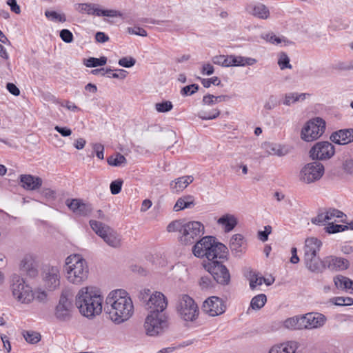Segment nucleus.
I'll use <instances>...</instances> for the list:
<instances>
[{
  "label": "nucleus",
  "instance_id": "c9c22d12",
  "mask_svg": "<svg viewBox=\"0 0 353 353\" xmlns=\"http://www.w3.org/2000/svg\"><path fill=\"white\" fill-rule=\"evenodd\" d=\"M74 8L80 14H86L88 15H95L99 12V5L92 3H77Z\"/></svg>",
  "mask_w": 353,
  "mask_h": 353
},
{
  "label": "nucleus",
  "instance_id": "79ce46f5",
  "mask_svg": "<svg viewBox=\"0 0 353 353\" xmlns=\"http://www.w3.org/2000/svg\"><path fill=\"white\" fill-rule=\"evenodd\" d=\"M277 63L281 70H283L285 69H292V65L290 64V59L288 55L284 52H281L278 54V61Z\"/></svg>",
  "mask_w": 353,
  "mask_h": 353
},
{
  "label": "nucleus",
  "instance_id": "4c0bfd02",
  "mask_svg": "<svg viewBox=\"0 0 353 353\" xmlns=\"http://www.w3.org/2000/svg\"><path fill=\"white\" fill-rule=\"evenodd\" d=\"M307 96H310V94L297 92L286 93L283 97V103L286 106H290L296 102L304 101Z\"/></svg>",
  "mask_w": 353,
  "mask_h": 353
},
{
  "label": "nucleus",
  "instance_id": "2eb2a0df",
  "mask_svg": "<svg viewBox=\"0 0 353 353\" xmlns=\"http://www.w3.org/2000/svg\"><path fill=\"white\" fill-rule=\"evenodd\" d=\"M73 305L70 299L65 293H62L59 303L55 308V316L57 319L66 321L72 316Z\"/></svg>",
  "mask_w": 353,
  "mask_h": 353
},
{
  "label": "nucleus",
  "instance_id": "e433bc0d",
  "mask_svg": "<svg viewBox=\"0 0 353 353\" xmlns=\"http://www.w3.org/2000/svg\"><path fill=\"white\" fill-rule=\"evenodd\" d=\"M283 325L285 328L290 330H303V316H295L288 318L283 322Z\"/></svg>",
  "mask_w": 353,
  "mask_h": 353
},
{
  "label": "nucleus",
  "instance_id": "393cba45",
  "mask_svg": "<svg viewBox=\"0 0 353 353\" xmlns=\"http://www.w3.org/2000/svg\"><path fill=\"white\" fill-rule=\"evenodd\" d=\"M194 181L192 175L183 176L172 180L170 183V188L174 193L183 191Z\"/></svg>",
  "mask_w": 353,
  "mask_h": 353
},
{
  "label": "nucleus",
  "instance_id": "0eeeda50",
  "mask_svg": "<svg viewBox=\"0 0 353 353\" xmlns=\"http://www.w3.org/2000/svg\"><path fill=\"white\" fill-rule=\"evenodd\" d=\"M10 289L14 299L23 304H29L34 299L32 288L19 275L13 274Z\"/></svg>",
  "mask_w": 353,
  "mask_h": 353
},
{
  "label": "nucleus",
  "instance_id": "37998d69",
  "mask_svg": "<svg viewBox=\"0 0 353 353\" xmlns=\"http://www.w3.org/2000/svg\"><path fill=\"white\" fill-rule=\"evenodd\" d=\"M220 111L218 109L201 110L198 112V117L203 120H212L218 117Z\"/></svg>",
  "mask_w": 353,
  "mask_h": 353
},
{
  "label": "nucleus",
  "instance_id": "f704fd0d",
  "mask_svg": "<svg viewBox=\"0 0 353 353\" xmlns=\"http://www.w3.org/2000/svg\"><path fill=\"white\" fill-rule=\"evenodd\" d=\"M245 241L240 234H234L230 241V248L236 254L241 253L245 249Z\"/></svg>",
  "mask_w": 353,
  "mask_h": 353
},
{
  "label": "nucleus",
  "instance_id": "774afa93",
  "mask_svg": "<svg viewBox=\"0 0 353 353\" xmlns=\"http://www.w3.org/2000/svg\"><path fill=\"white\" fill-rule=\"evenodd\" d=\"M343 169L348 174L353 175V159H347L343 163Z\"/></svg>",
  "mask_w": 353,
  "mask_h": 353
},
{
  "label": "nucleus",
  "instance_id": "338daca9",
  "mask_svg": "<svg viewBox=\"0 0 353 353\" xmlns=\"http://www.w3.org/2000/svg\"><path fill=\"white\" fill-rule=\"evenodd\" d=\"M92 145L94 152L96 153L97 157L101 160L103 159V145L101 143H93Z\"/></svg>",
  "mask_w": 353,
  "mask_h": 353
},
{
  "label": "nucleus",
  "instance_id": "a211bd4d",
  "mask_svg": "<svg viewBox=\"0 0 353 353\" xmlns=\"http://www.w3.org/2000/svg\"><path fill=\"white\" fill-rule=\"evenodd\" d=\"M67 207L76 215L85 216L92 212L90 204L80 199H68L65 201Z\"/></svg>",
  "mask_w": 353,
  "mask_h": 353
},
{
  "label": "nucleus",
  "instance_id": "1a4fd4ad",
  "mask_svg": "<svg viewBox=\"0 0 353 353\" xmlns=\"http://www.w3.org/2000/svg\"><path fill=\"white\" fill-rule=\"evenodd\" d=\"M148 313L144 322V329L148 336H155L163 333L168 327V318L163 313Z\"/></svg>",
  "mask_w": 353,
  "mask_h": 353
},
{
  "label": "nucleus",
  "instance_id": "423d86ee",
  "mask_svg": "<svg viewBox=\"0 0 353 353\" xmlns=\"http://www.w3.org/2000/svg\"><path fill=\"white\" fill-rule=\"evenodd\" d=\"M139 299L148 313H163L166 309L168 301L164 294L160 292H151L143 289L139 292Z\"/></svg>",
  "mask_w": 353,
  "mask_h": 353
},
{
  "label": "nucleus",
  "instance_id": "39448f33",
  "mask_svg": "<svg viewBox=\"0 0 353 353\" xmlns=\"http://www.w3.org/2000/svg\"><path fill=\"white\" fill-rule=\"evenodd\" d=\"M90 225L109 247L113 249H120L123 246V240L121 234L108 225L95 220H90Z\"/></svg>",
  "mask_w": 353,
  "mask_h": 353
},
{
  "label": "nucleus",
  "instance_id": "c756f323",
  "mask_svg": "<svg viewBox=\"0 0 353 353\" xmlns=\"http://www.w3.org/2000/svg\"><path fill=\"white\" fill-rule=\"evenodd\" d=\"M325 263L332 270H343L349 266V261L347 259L335 256L327 257Z\"/></svg>",
  "mask_w": 353,
  "mask_h": 353
},
{
  "label": "nucleus",
  "instance_id": "aec40b11",
  "mask_svg": "<svg viewBox=\"0 0 353 353\" xmlns=\"http://www.w3.org/2000/svg\"><path fill=\"white\" fill-rule=\"evenodd\" d=\"M296 350L303 351V345L296 341H288L275 344L268 353H296Z\"/></svg>",
  "mask_w": 353,
  "mask_h": 353
},
{
  "label": "nucleus",
  "instance_id": "b1692460",
  "mask_svg": "<svg viewBox=\"0 0 353 353\" xmlns=\"http://www.w3.org/2000/svg\"><path fill=\"white\" fill-rule=\"evenodd\" d=\"M331 140L339 145H345L353 141V129H343L332 134Z\"/></svg>",
  "mask_w": 353,
  "mask_h": 353
},
{
  "label": "nucleus",
  "instance_id": "412c9836",
  "mask_svg": "<svg viewBox=\"0 0 353 353\" xmlns=\"http://www.w3.org/2000/svg\"><path fill=\"white\" fill-rule=\"evenodd\" d=\"M245 10L249 14L263 20L268 19L270 15L268 8L261 3H248L245 7Z\"/></svg>",
  "mask_w": 353,
  "mask_h": 353
},
{
  "label": "nucleus",
  "instance_id": "f257e3e1",
  "mask_svg": "<svg viewBox=\"0 0 353 353\" xmlns=\"http://www.w3.org/2000/svg\"><path fill=\"white\" fill-rule=\"evenodd\" d=\"M104 310L115 324L130 319L134 314V305L129 294L123 289L110 291L105 299Z\"/></svg>",
  "mask_w": 353,
  "mask_h": 353
},
{
  "label": "nucleus",
  "instance_id": "f03ea898",
  "mask_svg": "<svg viewBox=\"0 0 353 353\" xmlns=\"http://www.w3.org/2000/svg\"><path fill=\"white\" fill-rule=\"evenodd\" d=\"M103 302L102 290L95 285L81 288L75 296V305L80 314L89 319L101 314Z\"/></svg>",
  "mask_w": 353,
  "mask_h": 353
},
{
  "label": "nucleus",
  "instance_id": "69168bd1",
  "mask_svg": "<svg viewBox=\"0 0 353 353\" xmlns=\"http://www.w3.org/2000/svg\"><path fill=\"white\" fill-rule=\"evenodd\" d=\"M272 232V227L270 225L265 226L263 231H259L258 232V237L259 239L265 242L268 239V235Z\"/></svg>",
  "mask_w": 353,
  "mask_h": 353
},
{
  "label": "nucleus",
  "instance_id": "7c9ffc66",
  "mask_svg": "<svg viewBox=\"0 0 353 353\" xmlns=\"http://www.w3.org/2000/svg\"><path fill=\"white\" fill-rule=\"evenodd\" d=\"M336 288L347 293H353V281L343 275H337L334 278Z\"/></svg>",
  "mask_w": 353,
  "mask_h": 353
},
{
  "label": "nucleus",
  "instance_id": "13d9d810",
  "mask_svg": "<svg viewBox=\"0 0 353 353\" xmlns=\"http://www.w3.org/2000/svg\"><path fill=\"white\" fill-rule=\"evenodd\" d=\"M199 90V85L196 84H192L183 87L181 90V94L183 96H189L194 94Z\"/></svg>",
  "mask_w": 353,
  "mask_h": 353
},
{
  "label": "nucleus",
  "instance_id": "58836bf2",
  "mask_svg": "<svg viewBox=\"0 0 353 353\" xmlns=\"http://www.w3.org/2000/svg\"><path fill=\"white\" fill-rule=\"evenodd\" d=\"M250 288L252 290H259V287L262 285L264 281V277L256 274V272H250L248 275Z\"/></svg>",
  "mask_w": 353,
  "mask_h": 353
},
{
  "label": "nucleus",
  "instance_id": "864d4df0",
  "mask_svg": "<svg viewBox=\"0 0 353 353\" xmlns=\"http://www.w3.org/2000/svg\"><path fill=\"white\" fill-rule=\"evenodd\" d=\"M212 61L214 64L222 67H229V55H216L212 58Z\"/></svg>",
  "mask_w": 353,
  "mask_h": 353
},
{
  "label": "nucleus",
  "instance_id": "a19ab883",
  "mask_svg": "<svg viewBox=\"0 0 353 353\" xmlns=\"http://www.w3.org/2000/svg\"><path fill=\"white\" fill-rule=\"evenodd\" d=\"M126 161L125 157L120 153H117L107 159L108 163L114 167L122 166L126 163Z\"/></svg>",
  "mask_w": 353,
  "mask_h": 353
},
{
  "label": "nucleus",
  "instance_id": "3c124183",
  "mask_svg": "<svg viewBox=\"0 0 353 353\" xmlns=\"http://www.w3.org/2000/svg\"><path fill=\"white\" fill-rule=\"evenodd\" d=\"M326 210L319 212L316 216L312 218L311 222L317 225H323L327 223Z\"/></svg>",
  "mask_w": 353,
  "mask_h": 353
},
{
  "label": "nucleus",
  "instance_id": "6ab92c4d",
  "mask_svg": "<svg viewBox=\"0 0 353 353\" xmlns=\"http://www.w3.org/2000/svg\"><path fill=\"white\" fill-rule=\"evenodd\" d=\"M303 316L304 329H317L324 325L326 317L318 312H310Z\"/></svg>",
  "mask_w": 353,
  "mask_h": 353
},
{
  "label": "nucleus",
  "instance_id": "7ed1b4c3",
  "mask_svg": "<svg viewBox=\"0 0 353 353\" xmlns=\"http://www.w3.org/2000/svg\"><path fill=\"white\" fill-rule=\"evenodd\" d=\"M168 232L179 233V241L183 245H192L204 234V225L199 221L186 222L179 219L170 223L167 226Z\"/></svg>",
  "mask_w": 353,
  "mask_h": 353
},
{
  "label": "nucleus",
  "instance_id": "09e8293b",
  "mask_svg": "<svg viewBox=\"0 0 353 353\" xmlns=\"http://www.w3.org/2000/svg\"><path fill=\"white\" fill-rule=\"evenodd\" d=\"M155 110L160 113L170 112L173 108V104L170 101H163L155 103Z\"/></svg>",
  "mask_w": 353,
  "mask_h": 353
},
{
  "label": "nucleus",
  "instance_id": "603ef678",
  "mask_svg": "<svg viewBox=\"0 0 353 353\" xmlns=\"http://www.w3.org/2000/svg\"><path fill=\"white\" fill-rule=\"evenodd\" d=\"M280 104V101L274 95H270L264 104V108L267 110H271Z\"/></svg>",
  "mask_w": 353,
  "mask_h": 353
},
{
  "label": "nucleus",
  "instance_id": "bb28decb",
  "mask_svg": "<svg viewBox=\"0 0 353 353\" xmlns=\"http://www.w3.org/2000/svg\"><path fill=\"white\" fill-rule=\"evenodd\" d=\"M263 148L268 155L283 157L289 152L285 146L274 143L265 142Z\"/></svg>",
  "mask_w": 353,
  "mask_h": 353
},
{
  "label": "nucleus",
  "instance_id": "4468645a",
  "mask_svg": "<svg viewBox=\"0 0 353 353\" xmlns=\"http://www.w3.org/2000/svg\"><path fill=\"white\" fill-rule=\"evenodd\" d=\"M334 145L328 141L316 143L310 150L312 159L324 160L331 158L334 154Z\"/></svg>",
  "mask_w": 353,
  "mask_h": 353
},
{
  "label": "nucleus",
  "instance_id": "ddd939ff",
  "mask_svg": "<svg viewBox=\"0 0 353 353\" xmlns=\"http://www.w3.org/2000/svg\"><path fill=\"white\" fill-rule=\"evenodd\" d=\"M42 280L48 290H54L60 285L59 268L57 266L46 267L43 272Z\"/></svg>",
  "mask_w": 353,
  "mask_h": 353
},
{
  "label": "nucleus",
  "instance_id": "a18cd8bd",
  "mask_svg": "<svg viewBox=\"0 0 353 353\" xmlns=\"http://www.w3.org/2000/svg\"><path fill=\"white\" fill-rule=\"evenodd\" d=\"M22 334L25 340L31 344L37 343L41 340L40 334L34 331H23Z\"/></svg>",
  "mask_w": 353,
  "mask_h": 353
},
{
  "label": "nucleus",
  "instance_id": "49530a36",
  "mask_svg": "<svg viewBox=\"0 0 353 353\" xmlns=\"http://www.w3.org/2000/svg\"><path fill=\"white\" fill-rule=\"evenodd\" d=\"M261 37L266 41L274 45H279L283 41H285V37H277L273 32L263 33L261 35Z\"/></svg>",
  "mask_w": 353,
  "mask_h": 353
},
{
  "label": "nucleus",
  "instance_id": "ea45409f",
  "mask_svg": "<svg viewBox=\"0 0 353 353\" xmlns=\"http://www.w3.org/2000/svg\"><path fill=\"white\" fill-rule=\"evenodd\" d=\"M267 301V296L264 294H260L254 296L250 302V307L254 310L261 309Z\"/></svg>",
  "mask_w": 353,
  "mask_h": 353
},
{
  "label": "nucleus",
  "instance_id": "a878e982",
  "mask_svg": "<svg viewBox=\"0 0 353 353\" xmlns=\"http://www.w3.org/2000/svg\"><path fill=\"white\" fill-rule=\"evenodd\" d=\"M20 267L30 276L33 277L37 274V264L32 255H26L21 262Z\"/></svg>",
  "mask_w": 353,
  "mask_h": 353
},
{
  "label": "nucleus",
  "instance_id": "6e6d98bb",
  "mask_svg": "<svg viewBox=\"0 0 353 353\" xmlns=\"http://www.w3.org/2000/svg\"><path fill=\"white\" fill-rule=\"evenodd\" d=\"M117 71L118 72H112V70L111 69L105 70V72L110 74V75H108V77L123 79L126 77L128 74V72L125 70L119 69L117 70Z\"/></svg>",
  "mask_w": 353,
  "mask_h": 353
},
{
  "label": "nucleus",
  "instance_id": "c85d7f7f",
  "mask_svg": "<svg viewBox=\"0 0 353 353\" xmlns=\"http://www.w3.org/2000/svg\"><path fill=\"white\" fill-rule=\"evenodd\" d=\"M321 246V242L316 238H307L305 241L304 256L317 255Z\"/></svg>",
  "mask_w": 353,
  "mask_h": 353
},
{
  "label": "nucleus",
  "instance_id": "9d476101",
  "mask_svg": "<svg viewBox=\"0 0 353 353\" xmlns=\"http://www.w3.org/2000/svg\"><path fill=\"white\" fill-rule=\"evenodd\" d=\"M325 122L319 117H316L307 121L302 128L301 137L307 142L319 139L325 132Z\"/></svg>",
  "mask_w": 353,
  "mask_h": 353
},
{
  "label": "nucleus",
  "instance_id": "052dcab7",
  "mask_svg": "<svg viewBox=\"0 0 353 353\" xmlns=\"http://www.w3.org/2000/svg\"><path fill=\"white\" fill-rule=\"evenodd\" d=\"M122 185L123 181L121 179L113 181L110 185L111 193L112 194H119L121 190Z\"/></svg>",
  "mask_w": 353,
  "mask_h": 353
},
{
  "label": "nucleus",
  "instance_id": "6e6552de",
  "mask_svg": "<svg viewBox=\"0 0 353 353\" xmlns=\"http://www.w3.org/2000/svg\"><path fill=\"white\" fill-rule=\"evenodd\" d=\"M176 309L179 317L185 321H195L199 314L197 304L187 294H183L179 298Z\"/></svg>",
  "mask_w": 353,
  "mask_h": 353
},
{
  "label": "nucleus",
  "instance_id": "0e129e2a",
  "mask_svg": "<svg viewBox=\"0 0 353 353\" xmlns=\"http://www.w3.org/2000/svg\"><path fill=\"white\" fill-rule=\"evenodd\" d=\"M202 84L205 88H210L212 84L219 85L221 83V81L217 77H213L210 79H203Z\"/></svg>",
  "mask_w": 353,
  "mask_h": 353
},
{
  "label": "nucleus",
  "instance_id": "dca6fc26",
  "mask_svg": "<svg viewBox=\"0 0 353 353\" xmlns=\"http://www.w3.org/2000/svg\"><path fill=\"white\" fill-rule=\"evenodd\" d=\"M203 310L210 316H216L225 312V305L221 299L211 296L203 302Z\"/></svg>",
  "mask_w": 353,
  "mask_h": 353
},
{
  "label": "nucleus",
  "instance_id": "8fccbe9b",
  "mask_svg": "<svg viewBox=\"0 0 353 353\" xmlns=\"http://www.w3.org/2000/svg\"><path fill=\"white\" fill-rule=\"evenodd\" d=\"M98 10L97 17H121L123 15L120 11L116 10H102L99 8Z\"/></svg>",
  "mask_w": 353,
  "mask_h": 353
},
{
  "label": "nucleus",
  "instance_id": "bf43d9fd",
  "mask_svg": "<svg viewBox=\"0 0 353 353\" xmlns=\"http://www.w3.org/2000/svg\"><path fill=\"white\" fill-rule=\"evenodd\" d=\"M136 63V60L132 57H125L119 60V65L125 68H131Z\"/></svg>",
  "mask_w": 353,
  "mask_h": 353
},
{
  "label": "nucleus",
  "instance_id": "e2e57ef3",
  "mask_svg": "<svg viewBox=\"0 0 353 353\" xmlns=\"http://www.w3.org/2000/svg\"><path fill=\"white\" fill-rule=\"evenodd\" d=\"M60 37L65 43H71L73 41L72 33L67 29H63L61 30Z\"/></svg>",
  "mask_w": 353,
  "mask_h": 353
},
{
  "label": "nucleus",
  "instance_id": "cd10ccee",
  "mask_svg": "<svg viewBox=\"0 0 353 353\" xmlns=\"http://www.w3.org/2000/svg\"><path fill=\"white\" fill-rule=\"evenodd\" d=\"M307 268L313 272H321L325 268V261H322L317 255L304 256Z\"/></svg>",
  "mask_w": 353,
  "mask_h": 353
},
{
  "label": "nucleus",
  "instance_id": "5fc2aeb1",
  "mask_svg": "<svg viewBox=\"0 0 353 353\" xmlns=\"http://www.w3.org/2000/svg\"><path fill=\"white\" fill-rule=\"evenodd\" d=\"M45 15L46 17L52 20H56L61 22H65L66 21L65 16L63 14H59L55 11L48 10L45 12Z\"/></svg>",
  "mask_w": 353,
  "mask_h": 353
},
{
  "label": "nucleus",
  "instance_id": "4be33fe9",
  "mask_svg": "<svg viewBox=\"0 0 353 353\" xmlns=\"http://www.w3.org/2000/svg\"><path fill=\"white\" fill-rule=\"evenodd\" d=\"M21 186L29 191L39 190L43 183V180L39 176L31 174H21L19 176Z\"/></svg>",
  "mask_w": 353,
  "mask_h": 353
},
{
  "label": "nucleus",
  "instance_id": "20e7f679",
  "mask_svg": "<svg viewBox=\"0 0 353 353\" xmlns=\"http://www.w3.org/2000/svg\"><path fill=\"white\" fill-rule=\"evenodd\" d=\"M63 271L67 281L74 285H81L87 281L89 276L88 263L79 254H72L66 257Z\"/></svg>",
  "mask_w": 353,
  "mask_h": 353
},
{
  "label": "nucleus",
  "instance_id": "9b49d317",
  "mask_svg": "<svg viewBox=\"0 0 353 353\" xmlns=\"http://www.w3.org/2000/svg\"><path fill=\"white\" fill-rule=\"evenodd\" d=\"M325 168L319 161H313L305 164L299 172V180L306 184L314 183L323 176Z\"/></svg>",
  "mask_w": 353,
  "mask_h": 353
},
{
  "label": "nucleus",
  "instance_id": "c03bdc74",
  "mask_svg": "<svg viewBox=\"0 0 353 353\" xmlns=\"http://www.w3.org/2000/svg\"><path fill=\"white\" fill-rule=\"evenodd\" d=\"M84 64L88 68H95L97 66H103L106 64L107 58L101 57L100 58L90 57L84 60Z\"/></svg>",
  "mask_w": 353,
  "mask_h": 353
},
{
  "label": "nucleus",
  "instance_id": "72a5a7b5",
  "mask_svg": "<svg viewBox=\"0 0 353 353\" xmlns=\"http://www.w3.org/2000/svg\"><path fill=\"white\" fill-rule=\"evenodd\" d=\"M194 205V199L192 195H185L179 198L173 207L174 212H179Z\"/></svg>",
  "mask_w": 353,
  "mask_h": 353
},
{
  "label": "nucleus",
  "instance_id": "473e14b6",
  "mask_svg": "<svg viewBox=\"0 0 353 353\" xmlns=\"http://www.w3.org/2000/svg\"><path fill=\"white\" fill-rule=\"evenodd\" d=\"M217 223L225 232L232 231L237 225V219L232 214H226L220 217Z\"/></svg>",
  "mask_w": 353,
  "mask_h": 353
},
{
  "label": "nucleus",
  "instance_id": "f8f14e48",
  "mask_svg": "<svg viewBox=\"0 0 353 353\" xmlns=\"http://www.w3.org/2000/svg\"><path fill=\"white\" fill-rule=\"evenodd\" d=\"M224 261H208L203 264L204 268L220 284H228L230 280V274L228 268L223 265Z\"/></svg>",
  "mask_w": 353,
  "mask_h": 353
},
{
  "label": "nucleus",
  "instance_id": "4d7b16f0",
  "mask_svg": "<svg viewBox=\"0 0 353 353\" xmlns=\"http://www.w3.org/2000/svg\"><path fill=\"white\" fill-rule=\"evenodd\" d=\"M345 226L339 224H334V222L327 223V226L325 228V231L330 234L339 232L344 230Z\"/></svg>",
  "mask_w": 353,
  "mask_h": 353
},
{
  "label": "nucleus",
  "instance_id": "5701e85b",
  "mask_svg": "<svg viewBox=\"0 0 353 353\" xmlns=\"http://www.w3.org/2000/svg\"><path fill=\"white\" fill-rule=\"evenodd\" d=\"M211 256L208 257V261H225L227 259L228 248L221 243L217 242L214 240V243L212 244L210 248Z\"/></svg>",
  "mask_w": 353,
  "mask_h": 353
},
{
  "label": "nucleus",
  "instance_id": "de8ad7c7",
  "mask_svg": "<svg viewBox=\"0 0 353 353\" xmlns=\"http://www.w3.org/2000/svg\"><path fill=\"white\" fill-rule=\"evenodd\" d=\"M326 213L327 216V223L336 222L337 219L343 218L345 216V214L341 211L334 208H330L327 210Z\"/></svg>",
  "mask_w": 353,
  "mask_h": 353
},
{
  "label": "nucleus",
  "instance_id": "2f4dec72",
  "mask_svg": "<svg viewBox=\"0 0 353 353\" xmlns=\"http://www.w3.org/2000/svg\"><path fill=\"white\" fill-rule=\"evenodd\" d=\"M256 62L257 60L254 58L229 55V67L252 65Z\"/></svg>",
  "mask_w": 353,
  "mask_h": 353
},
{
  "label": "nucleus",
  "instance_id": "680f3d73",
  "mask_svg": "<svg viewBox=\"0 0 353 353\" xmlns=\"http://www.w3.org/2000/svg\"><path fill=\"white\" fill-rule=\"evenodd\" d=\"M128 32L130 34H136L141 37H146L148 35L146 30L139 26L128 28Z\"/></svg>",
  "mask_w": 353,
  "mask_h": 353
},
{
  "label": "nucleus",
  "instance_id": "f3484780",
  "mask_svg": "<svg viewBox=\"0 0 353 353\" xmlns=\"http://www.w3.org/2000/svg\"><path fill=\"white\" fill-rule=\"evenodd\" d=\"M215 238L211 236H206L201 240L197 241L194 245L192 247V252L194 255L198 258L210 257V248L213 243H214Z\"/></svg>",
  "mask_w": 353,
  "mask_h": 353
}]
</instances>
